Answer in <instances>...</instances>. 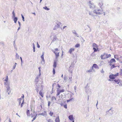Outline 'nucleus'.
Here are the masks:
<instances>
[{"instance_id":"0e129e2a","label":"nucleus","mask_w":122,"mask_h":122,"mask_svg":"<svg viewBox=\"0 0 122 122\" xmlns=\"http://www.w3.org/2000/svg\"><path fill=\"white\" fill-rule=\"evenodd\" d=\"M37 114H36V115L35 117H36L37 116Z\"/></svg>"},{"instance_id":"9d476101","label":"nucleus","mask_w":122,"mask_h":122,"mask_svg":"<svg viewBox=\"0 0 122 122\" xmlns=\"http://www.w3.org/2000/svg\"><path fill=\"white\" fill-rule=\"evenodd\" d=\"M65 103H66V101H65L64 100H62L61 103L60 105L62 106H63Z\"/></svg>"},{"instance_id":"bf43d9fd","label":"nucleus","mask_w":122,"mask_h":122,"mask_svg":"<svg viewBox=\"0 0 122 122\" xmlns=\"http://www.w3.org/2000/svg\"><path fill=\"white\" fill-rule=\"evenodd\" d=\"M71 78H72L71 77H69V79H71Z\"/></svg>"},{"instance_id":"473e14b6","label":"nucleus","mask_w":122,"mask_h":122,"mask_svg":"<svg viewBox=\"0 0 122 122\" xmlns=\"http://www.w3.org/2000/svg\"><path fill=\"white\" fill-rule=\"evenodd\" d=\"M56 62H55L54 63V67H55L56 66Z\"/></svg>"},{"instance_id":"338daca9","label":"nucleus","mask_w":122,"mask_h":122,"mask_svg":"<svg viewBox=\"0 0 122 122\" xmlns=\"http://www.w3.org/2000/svg\"><path fill=\"white\" fill-rule=\"evenodd\" d=\"M42 0H40V2L41 3V1H42Z\"/></svg>"},{"instance_id":"a878e982","label":"nucleus","mask_w":122,"mask_h":122,"mask_svg":"<svg viewBox=\"0 0 122 122\" xmlns=\"http://www.w3.org/2000/svg\"><path fill=\"white\" fill-rule=\"evenodd\" d=\"M43 8L46 10H49V9L46 6H45Z\"/></svg>"},{"instance_id":"ddd939ff","label":"nucleus","mask_w":122,"mask_h":122,"mask_svg":"<svg viewBox=\"0 0 122 122\" xmlns=\"http://www.w3.org/2000/svg\"><path fill=\"white\" fill-rule=\"evenodd\" d=\"M56 122H60V120L59 116L57 117L55 120Z\"/></svg>"},{"instance_id":"39448f33","label":"nucleus","mask_w":122,"mask_h":122,"mask_svg":"<svg viewBox=\"0 0 122 122\" xmlns=\"http://www.w3.org/2000/svg\"><path fill=\"white\" fill-rule=\"evenodd\" d=\"M112 108H110L108 111L106 112V114L108 116H111L112 113Z\"/></svg>"},{"instance_id":"774afa93","label":"nucleus","mask_w":122,"mask_h":122,"mask_svg":"<svg viewBox=\"0 0 122 122\" xmlns=\"http://www.w3.org/2000/svg\"><path fill=\"white\" fill-rule=\"evenodd\" d=\"M31 110H32V108L31 107Z\"/></svg>"},{"instance_id":"5fc2aeb1","label":"nucleus","mask_w":122,"mask_h":122,"mask_svg":"<svg viewBox=\"0 0 122 122\" xmlns=\"http://www.w3.org/2000/svg\"><path fill=\"white\" fill-rule=\"evenodd\" d=\"M20 59H21V61H22V58L21 57H20Z\"/></svg>"},{"instance_id":"2eb2a0df","label":"nucleus","mask_w":122,"mask_h":122,"mask_svg":"<svg viewBox=\"0 0 122 122\" xmlns=\"http://www.w3.org/2000/svg\"><path fill=\"white\" fill-rule=\"evenodd\" d=\"M46 112H44V113H39L38 114V115H41L43 116H45V115L46 114Z\"/></svg>"},{"instance_id":"f257e3e1","label":"nucleus","mask_w":122,"mask_h":122,"mask_svg":"<svg viewBox=\"0 0 122 122\" xmlns=\"http://www.w3.org/2000/svg\"><path fill=\"white\" fill-rule=\"evenodd\" d=\"M116 62V60L114 58L112 59L110 61L109 65L111 66L110 68L111 69H112L116 67V66L114 64V63H115Z\"/></svg>"},{"instance_id":"9b49d317","label":"nucleus","mask_w":122,"mask_h":122,"mask_svg":"<svg viewBox=\"0 0 122 122\" xmlns=\"http://www.w3.org/2000/svg\"><path fill=\"white\" fill-rule=\"evenodd\" d=\"M109 78L111 79H114L115 78L113 76V74L110 75L109 76Z\"/></svg>"},{"instance_id":"09e8293b","label":"nucleus","mask_w":122,"mask_h":122,"mask_svg":"<svg viewBox=\"0 0 122 122\" xmlns=\"http://www.w3.org/2000/svg\"><path fill=\"white\" fill-rule=\"evenodd\" d=\"M19 104H20V103H21V100H19Z\"/></svg>"},{"instance_id":"412c9836","label":"nucleus","mask_w":122,"mask_h":122,"mask_svg":"<svg viewBox=\"0 0 122 122\" xmlns=\"http://www.w3.org/2000/svg\"><path fill=\"white\" fill-rule=\"evenodd\" d=\"M17 18L16 17H15L14 18V22L16 23L17 22Z\"/></svg>"},{"instance_id":"4468645a","label":"nucleus","mask_w":122,"mask_h":122,"mask_svg":"<svg viewBox=\"0 0 122 122\" xmlns=\"http://www.w3.org/2000/svg\"><path fill=\"white\" fill-rule=\"evenodd\" d=\"M41 58L42 59V61L43 62H45V60L44 59V53H43L42 55L41 56Z\"/></svg>"},{"instance_id":"4c0bfd02","label":"nucleus","mask_w":122,"mask_h":122,"mask_svg":"<svg viewBox=\"0 0 122 122\" xmlns=\"http://www.w3.org/2000/svg\"><path fill=\"white\" fill-rule=\"evenodd\" d=\"M71 100H67L66 101L67 102H70Z\"/></svg>"},{"instance_id":"423d86ee","label":"nucleus","mask_w":122,"mask_h":122,"mask_svg":"<svg viewBox=\"0 0 122 122\" xmlns=\"http://www.w3.org/2000/svg\"><path fill=\"white\" fill-rule=\"evenodd\" d=\"M64 91V89L59 90V89H58L57 90V93L56 95H58L60 94V93L63 92Z\"/></svg>"},{"instance_id":"dca6fc26","label":"nucleus","mask_w":122,"mask_h":122,"mask_svg":"<svg viewBox=\"0 0 122 122\" xmlns=\"http://www.w3.org/2000/svg\"><path fill=\"white\" fill-rule=\"evenodd\" d=\"M39 94L42 97H43V95L42 93V92L41 91H40L39 92Z\"/></svg>"},{"instance_id":"a19ab883","label":"nucleus","mask_w":122,"mask_h":122,"mask_svg":"<svg viewBox=\"0 0 122 122\" xmlns=\"http://www.w3.org/2000/svg\"><path fill=\"white\" fill-rule=\"evenodd\" d=\"M36 118V117H34L33 118V120H34Z\"/></svg>"},{"instance_id":"f704fd0d","label":"nucleus","mask_w":122,"mask_h":122,"mask_svg":"<svg viewBox=\"0 0 122 122\" xmlns=\"http://www.w3.org/2000/svg\"><path fill=\"white\" fill-rule=\"evenodd\" d=\"M37 47L38 48H39L40 47L39 45L38 44V42H37Z\"/></svg>"},{"instance_id":"a211bd4d","label":"nucleus","mask_w":122,"mask_h":122,"mask_svg":"<svg viewBox=\"0 0 122 122\" xmlns=\"http://www.w3.org/2000/svg\"><path fill=\"white\" fill-rule=\"evenodd\" d=\"M119 60L121 63H122V57L121 56L119 58Z\"/></svg>"},{"instance_id":"a18cd8bd","label":"nucleus","mask_w":122,"mask_h":122,"mask_svg":"<svg viewBox=\"0 0 122 122\" xmlns=\"http://www.w3.org/2000/svg\"><path fill=\"white\" fill-rule=\"evenodd\" d=\"M12 14L14 16L15 15V14L14 12V11H13L12 12Z\"/></svg>"},{"instance_id":"72a5a7b5","label":"nucleus","mask_w":122,"mask_h":122,"mask_svg":"<svg viewBox=\"0 0 122 122\" xmlns=\"http://www.w3.org/2000/svg\"><path fill=\"white\" fill-rule=\"evenodd\" d=\"M101 72L102 73H104V71L103 69H102V70L101 71Z\"/></svg>"},{"instance_id":"f8f14e48","label":"nucleus","mask_w":122,"mask_h":122,"mask_svg":"<svg viewBox=\"0 0 122 122\" xmlns=\"http://www.w3.org/2000/svg\"><path fill=\"white\" fill-rule=\"evenodd\" d=\"M92 68H93V67H94L95 68H98V67L97 64H94L93 65V66L92 67Z\"/></svg>"},{"instance_id":"de8ad7c7","label":"nucleus","mask_w":122,"mask_h":122,"mask_svg":"<svg viewBox=\"0 0 122 122\" xmlns=\"http://www.w3.org/2000/svg\"><path fill=\"white\" fill-rule=\"evenodd\" d=\"M66 27V26H64L63 27V29H64Z\"/></svg>"},{"instance_id":"1a4fd4ad","label":"nucleus","mask_w":122,"mask_h":122,"mask_svg":"<svg viewBox=\"0 0 122 122\" xmlns=\"http://www.w3.org/2000/svg\"><path fill=\"white\" fill-rule=\"evenodd\" d=\"M75 51V49L73 48H71L69 50L68 52L69 53L71 54L72 52Z\"/></svg>"},{"instance_id":"20e7f679","label":"nucleus","mask_w":122,"mask_h":122,"mask_svg":"<svg viewBox=\"0 0 122 122\" xmlns=\"http://www.w3.org/2000/svg\"><path fill=\"white\" fill-rule=\"evenodd\" d=\"M54 53L55 54L56 58V59L59 56V51L58 49H56L54 51Z\"/></svg>"},{"instance_id":"13d9d810","label":"nucleus","mask_w":122,"mask_h":122,"mask_svg":"<svg viewBox=\"0 0 122 122\" xmlns=\"http://www.w3.org/2000/svg\"><path fill=\"white\" fill-rule=\"evenodd\" d=\"M16 65H17V64L16 63H15V65L16 66Z\"/></svg>"},{"instance_id":"864d4df0","label":"nucleus","mask_w":122,"mask_h":122,"mask_svg":"<svg viewBox=\"0 0 122 122\" xmlns=\"http://www.w3.org/2000/svg\"><path fill=\"white\" fill-rule=\"evenodd\" d=\"M24 100H23V101H22V103H23V104H24Z\"/></svg>"},{"instance_id":"052dcab7","label":"nucleus","mask_w":122,"mask_h":122,"mask_svg":"<svg viewBox=\"0 0 122 122\" xmlns=\"http://www.w3.org/2000/svg\"><path fill=\"white\" fill-rule=\"evenodd\" d=\"M18 23L20 25V22H18Z\"/></svg>"},{"instance_id":"c85d7f7f","label":"nucleus","mask_w":122,"mask_h":122,"mask_svg":"<svg viewBox=\"0 0 122 122\" xmlns=\"http://www.w3.org/2000/svg\"><path fill=\"white\" fill-rule=\"evenodd\" d=\"M120 75L122 76V69H121V71L120 72Z\"/></svg>"},{"instance_id":"6ab92c4d","label":"nucleus","mask_w":122,"mask_h":122,"mask_svg":"<svg viewBox=\"0 0 122 122\" xmlns=\"http://www.w3.org/2000/svg\"><path fill=\"white\" fill-rule=\"evenodd\" d=\"M8 80V76H6V78L5 79V81L6 82L5 83H6L7 82Z\"/></svg>"},{"instance_id":"c756f323","label":"nucleus","mask_w":122,"mask_h":122,"mask_svg":"<svg viewBox=\"0 0 122 122\" xmlns=\"http://www.w3.org/2000/svg\"><path fill=\"white\" fill-rule=\"evenodd\" d=\"M48 122H53L52 120H51V119H49L48 121Z\"/></svg>"},{"instance_id":"7ed1b4c3","label":"nucleus","mask_w":122,"mask_h":122,"mask_svg":"<svg viewBox=\"0 0 122 122\" xmlns=\"http://www.w3.org/2000/svg\"><path fill=\"white\" fill-rule=\"evenodd\" d=\"M92 46L93 47V49L94 52L97 51L98 50V46L95 43H93L92 44Z\"/></svg>"},{"instance_id":"3c124183","label":"nucleus","mask_w":122,"mask_h":122,"mask_svg":"<svg viewBox=\"0 0 122 122\" xmlns=\"http://www.w3.org/2000/svg\"><path fill=\"white\" fill-rule=\"evenodd\" d=\"M40 67H39V71H40Z\"/></svg>"},{"instance_id":"bb28decb","label":"nucleus","mask_w":122,"mask_h":122,"mask_svg":"<svg viewBox=\"0 0 122 122\" xmlns=\"http://www.w3.org/2000/svg\"><path fill=\"white\" fill-rule=\"evenodd\" d=\"M118 57V56L117 55H115L114 56V57L115 58L117 59V60H118L119 59V58H117Z\"/></svg>"},{"instance_id":"79ce46f5","label":"nucleus","mask_w":122,"mask_h":122,"mask_svg":"<svg viewBox=\"0 0 122 122\" xmlns=\"http://www.w3.org/2000/svg\"><path fill=\"white\" fill-rule=\"evenodd\" d=\"M16 66L15 65H14V66H13V69H14L15 68V67H16Z\"/></svg>"},{"instance_id":"5701e85b","label":"nucleus","mask_w":122,"mask_h":122,"mask_svg":"<svg viewBox=\"0 0 122 122\" xmlns=\"http://www.w3.org/2000/svg\"><path fill=\"white\" fill-rule=\"evenodd\" d=\"M119 75V73H117L116 74H115V75H113V76L115 78L116 77L118 76Z\"/></svg>"},{"instance_id":"69168bd1","label":"nucleus","mask_w":122,"mask_h":122,"mask_svg":"<svg viewBox=\"0 0 122 122\" xmlns=\"http://www.w3.org/2000/svg\"><path fill=\"white\" fill-rule=\"evenodd\" d=\"M37 114H36V115L35 117H36L37 116Z\"/></svg>"},{"instance_id":"6e6d98bb","label":"nucleus","mask_w":122,"mask_h":122,"mask_svg":"<svg viewBox=\"0 0 122 122\" xmlns=\"http://www.w3.org/2000/svg\"><path fill=\"white\" fill-rule=\"evenodd\" d=\"M54 74H55V70H54Z\"/></svg>"},{"instance_id":"0eeeda50","label":"nucleus","mask_w":122,"mask_h":122,"mask_svg":"<svg viewBox=\"0 0 122 122\" xmlns=\"http://www.w3.org/2000/svg\"><path fill=\"white\" fill-rule=\"evenodd\" d=\"M94 12L96 14H101V10L98 9L94 10Z\"/></svg>"},{"instance_id":"2f4dec72","label":"nucleus","mask_w":122,"mask_h":122,"mask_svg":"<svg viewBox=\"0 0 122 122\" xmlns=\"http://www.w3.org/2000/svg\"><path fill=\"white\" fill-rule=\"evenodd\" d=\"M33 51H34V52H35V48L34 46V44H33Z\"/></svg>"},{"instance_id":"58836bf2","label":"nucleus","mask_w":122,"mask_h":122,"mask_svg":"<svg viewBox=\"0 0 122 122\" xmlns=\"http://www.w3.org/2000/svg\"><path fill=\"white\" fill-rule=\"evenodd\" d=\"M29 112V110H28L27 111V114L28 116V113Z\"/></svg>"},{"instance_id":"f03ea898","label":"nucleus","mask_w":122,"mask_h":122,"mask_svg":"<svg viewBox=\"0 0 122 122\" xmlns=\"http://www.w3.org/2000/svg\"><path fill=\"white\" fill-rule=\"evenodd\" d=\"M111 55L110 54H108L104 53L101 55V58L102 59H104L111 57Z\"/></svg>"},{"instance_id":"4be33fe9","label":"nucleus","mask_w":122,"mask_h":122,"mask_svg":"<svg viewBox=\"0 0 122 122\" xmlns=\"http://www.w3.org/2000/svg\"><path fill=\"white\" fill-rule=\"evenodd\" d=\"M114 81L116 83H118L119 82V80H115Z\"/></svg>"},{"instance_id":"37998d69","label":"nucleus","mask_w":122,"mask_h":122,"mask_svg":"<svg viewBox=\"0 0 122 122\" xmlns=\"http://www.w3.org/2000/svg\"><path fill=\"white\" fill-rule=\"evenodd\" d=\"M21 97L22 99H23L24 98V95L23 94L22 95V96H21Z\"/></svg>"},{"instance_id":"c03bdc74","label":"nucleus","mask_w":122,"mask_h":122,"mask_svg":"<svg viewBox=\"0 0 122 122\" xmlns=\"http://www.w3.org/2000/svg\"><path fill=\"white\" fill-rule=\"evenodd\" d=\"M23 103H21V107H22L23 106Z\"/></svg>"},{"instance_id":"b1692460","label":"nucleus","mask_w":122,"mask_h":122,"mask_svg":"<svg viewBox=\"0 0 122 122\" xmlns=\"http://www.w3.org/2000/svg\"><path fill=\"white\" fill-rule=\"evenodd\" d=\"M66 109H67V104L66 103H65V104L63 106Z\"/></svg>"},{"instance_id":"8fccbe9b","label":"nucleus","mask_w":122,"mask_h":122,"mask_svg":"<svg viewBox=\"0 0 122 122\" xmlns=\"http://www.w3.org/2000/svg\"><path fill=\"white\" fill-rule=\"evenodd\" d=\"M16 115H17V116H19L20 117V116H19L18 115V114L17 113H16Z\"/></svg>"},{"instance_id":"680f3d73","label":"nucleus","mask_w":122,"mask_h":122,"mask_svg":"<svg viewBox=\"0 0 122 122\" xmlns=\"http://www.w3.org/2000/svg\"><path fill=\"white\" fill-rule=\"evenodd\" d=\"M33 14H34L35 15V13H33Z\"/></svg>"},{"instance_id":"4d7b16f0","label":"nucleus","mask_w":122,"mask_h":122,"mask_svg":"<svg viewBox=\"0 0 122 122\" xmlns=\"http://www.w3.org/2000/svg\"><path fill=\"white\" fill-rule=\"evenodd\" d=\"M72 121V122H74V120H73V121Z\"/></svg>"},{"instance_id":"49530a36","label":"nucleus","mask_w":122,"mask_h":122,"mask_svg":"<svg viewBox=\"0 0 122 122\" xmlns=\"http://www.w3.org/2000/svg\"><path fill=\"white\" fill-rule=\"evenodd\" d=\"M58 86L59 87V88H60V86L59 84L58 85Z\"/></svg>"},{"instance_id":"e433bc0d","label":"nucleus","mask_w":122,"mask_h":122,"mask_svg":"<svg viewBox=\"0 0 122 122\" xmlns=\"http://www.w3.org/2000/svg\"><path fill=\"white\" fill-rule=\"evenodd\" d=\"M48 106H49L50 105V102L49 101L48 102Z\"/></svg>"},{"instance_id":"c9c22d12","label":"nucleus","mask_w":122,"mask_h":122,"mask_svg":"<svg viewBox=\"0 0 122 122\" xmlns=\"http://www.w3.org/2000/svg\"><path fill=\"white\" fill-rule=\"evenodd\" d=\"M99 4H100V5H103V3L102 2H101V3H99Z\"/></svg>"},{"instance_id":"f3484780","label":"nucleus","mask_w":122,"mask_h":122,"mask_svg":"<svg viewBox=\"0 0 122 122\" xmlns=\"http://www.w3.org/2000/svg\"><path fill=\"white\" fill-rule=\"evenodd\" d=\"M7 92H8V94L9 95L10 94V88L9 87H8L7 88Z\"/></svg>"},{"instance_id":"ea45409f","label":"nucleus","mask_w":122,"mask_h":122,"mask_svg":"<svg viewBox=\"0 0 122 122\" xmlns=\"http://www.w3.org/2000/svg\"><path fill=\"white\" fill-rule=\"evenodd\" d=\"M98 101H97V102L96 104V106L97 107V109H98V108H97V105H98Z\"/></svg>"},{"instance_id":"6e6552de","label":"nucleus","mask_w":122,"mask_h":122,"mask_svg":"<svg viewBox=\"0 0 122 122\" xmlns=\"http://www.w3.org/2000/svg\"><path fill=\"white\" fill-rule=\"evenodd\" d=\"M68 118L71 121H73L74 120V118L73 115H71L69 116Z\"/></svg>"},{"instance_id":"e2e57ef3","label":"nucleus","mask_w":122,"mask_h":122,"mask_svg":"<svg viewBox=\"0 0 122 122\" xmlns=\"http://www.w3.org/2000/svg\"><path fill=\"white\" fill-rule=\"evenodd\" d=\"M34 120H33V119L32 120V122H33V121H34Z\"/></svg>"},{"instance_id":"393cba45","label":"nucleus","mask_w":122,"mask_h":122,"mask_svg":"<svg viewBox=\"0 0 122 122\" xmlns=\"http://www.w3.org/2000/svg\"><path fill=\"white\" fill-rule=\"evenodd\" d=\"M89 5L90 6H91L92 5H93L94 6V5L93 3H91L90 1L89 2Z\"/></svg>"},{"instance_id":"aec40b11","label":"nucleus","mask_w":122,"mask_h":122,"mask_svg":"<svg viewBox=\"0 0 122 122\" xmlns=\"http://www.w3.org/2000/svg\"><path fill=\"white\" fill-rule=\"evenodd\" d=\"M80 46V44H76L75 45V47L77 48V47H79V46Z\"/></svg>"},{"instance_id":"603ef678","label":"nucleus","mask_w":122,"mask_h":122,"mask_svg":"<svg viewBox=\"0 0 122 122\" xmlns=\"http://www.w3.org/2000/svg\"><path fill=\"white\" fill-rule=\"evenodd\" d=\"M9 122H11L10 119H9Z\"/></svg>"},{"instance_id":"cd10ccee","label":"nucleus","mask_w":122,"mask_h":122,"mask_svg":"<svg viewBox=\"0 0 122 122\" xmlns=\"http://www.w3.org/2000/svg\"><path fill=\"white\" fill-rule=\"evenodd\" d=\"M49 114L50 116H52L53 114V113L50 111L49 113Z\"/></svg>"},{"instance_id":"7c9ffc66","label":"nucleus","mask_w":122,"mask_h":122,"mask_svg":"<svg viewBox=\"0 0 122 122\" xmlns=\"http://www.w3.org/2000/svg\"><path fill=\"white\" fill-rule=\"evenodd\" d=\"M21 15L22 17V20L23 21H25V20H24V17L22 15Z\"/></svg>"}]
</instances>
